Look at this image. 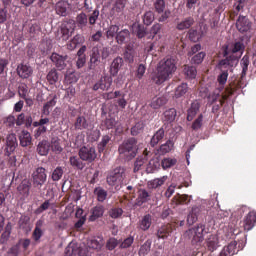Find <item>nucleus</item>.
<instances>
[{"label": "nucleus", "mask_w": 256, "mask_h": 256, "mask_svg": "<svg viewBox=\"0 0 256 256\" xmlns=\"http://www.w3.org/2000/svg\"><path fill=\"white\" fill-rule=\"evenodd\" d=\"M175 71H177V57L166 56L158 63L156 71L151 75V81L155 85H163L165 81H169L173 77Z\"/></svg>", "instance_id": "f257e3e1"}, {"label": "nucleus", "mask_w": 256, "mask_h": 256, "mask_svg": "<svg viewBox=\"0 0 256 256\" xmlns=\"http://www.w3.org/2000/svg\"><path fill=\"white\" fill-rule=\"evenodd\" d=\"M245 53V43L242 40L235 41L229 47L226 46L223 52L225 59L220 60L219 69H227L229 67H235L239 63V59Z\"/></svg>", "instance_id": "f03ea898"}, {"label": "nucleus", "mask_w": 256, "mask_h": 256, "mask_svg": "<svg viewBox=\"0 0 256 256\" xmlns=\"http://www.w3.org/2000/svg\"><path fill=\"white\" fill-rule=\"evenodd\" d=\"M111 55L109 47H105L102 44H97L90 51V60L88 62L89 71H95L102 61H105Z\"/></svg>", "instance_id": "7ed1b4c3"}, {"label": "nucleus", "mask_w": 256, "mask_h": 256, "mask_svg": "<svg viewBox=\"0 0 256 256\" xmlns=\"http://www.w3.org/2000/svg\"><path fill=\"white\" fill-rule=\"evenodd\" d=\"M19 146V143L17 142V136L15 133H10L6 136V143H5V149L4 153L6 157H9L8 164L10 167H17V156L12 155V153H15V149Z\"/></svg>", "instance_id": "20e7f679"}, {"label": "nucleus", "mask_w": 256, "mask_h": 256, "mask_svg": "<svg viewBox=\"0 0 256 256\" xmlns=\"http://www.w3.org/2000/svg\"><path fill=\"white\" fill-rule=\"evenodd\" d=\"M184 239L191 242V245H200L205 240V224L200 223L184 233Z\"/></svg>", "instance_id": "39448f33"}, {"label": "nucleus", "mask_w": 256, "mask_h": 256, "mask_svg": "<svg viewBox=\"0 0 256 256\" xmlns=\"http://www.w3.org/2000/svg\"><path fill=\"white\" fill-rule=\"evenodd\" d=\"M138 151L139 147L137 146V139L135 138H128L124 140L118 148V153L123 155V157H126L128 161L135 159Z\"/></svg>", "instance_id": "423d86ee"}, {"label": "nucleus", "mask_w": 256, "mask_h": 256, "mask_svg": "<svg viewBox=\"0 0 256 256\" xmlns=\"http://www.w3.org/2000/svg\"><path fill=\"white\" fill-rule=\"evenodd\" d=\"M126 177L125 168L118 166L108 172L106 183H108L110 187H121Z\"/></svg>", "instance_id": "0eeeda50"}, {"label": "nucleus", "mask_w": 256, "mask_h": 256, "mask_svg": "<svg viewBox=\"0 0 256 256\" xmlns=\"http://www.w3.org/2000/svg\"><path fill=\"white\" fill-rule=\"evenodd\" d=\"M153 6L155 13L160 15L157 19L159 23H165L171 17V11L165 10V0H156Z\"/></svg>", "instance_id": "6e6552de"}, {"label": "nucleus", "mask_w": 256, "mask_h": 256, "mask_svg": "<svg viewBox=\"0 0 256 256\" xmlns=\"http://www.w3.org/2000/svg\"><path fill=\"white\" fill-rule=\"evenodd\" d=\"M75 31V20L69 19L67 21H64L60 28V33L62 41H69V38L71 35H73V32Z\"/></svg>", "instance_id": "1a4fd4ad"}, {"label": "nucleus", "mask_w": 256, "mask_h": 256, "mask_svg": "<svg viewBox=\"0 0 256 256\" xmlns=\"http://www.w3.org/2000/svg\"><path fill=\"white\" fill-rule=\"evenodd\" d=\"M78 155L82 161L93 163L97 159V151L94 147L83 146L80 148Z\"/></svg>", "instance_id": "9d476101"}, {"label": "nucleus", "mask_w": 256, "mask_h": 256, "mask_svg": "<svg viewBox=\"0 0 256 256\" xmlns=\"http://www.w3.org/2000/svg\"><path fill=\"white\" fill-rule=\"evenodd\" d=\"M113 85V77L109 74L102 76L92 87L93 91H109Z\"/></svg>", "instance_id": "9b49d317"}, {"label": "nucleus", "mask_w": 256, "mask_h": 256, "mask_svg": "<svg viewBox=\"0 0 256 256\" xmlns=\"http://www.w3.org/2000/svg\"><path fill=\"white\" fill-rule=\"evenodd\" d=\"M32 181L34 187H43L47 181V173L45 172V168H36V170L32 173Z\"/></svg>", "instance_id": "f8f14e48"}, {"label": "nucleus", "mask_w": 256, "mask_h": 256, "mask_svg": "<svg viewBox=\"0 0 256 256\" xmlns=\"http://www.w3.org/2000/svg\"><path fill=\"white\" fill-rule=\"evenodd\" d=\"M105 245V239L103 236H91L87 239L86 247L87 249H92L93 251H101Z\"/></svg>", "instance_id": "ddd939ff"}, {"label": "nucleus", "mask_w": 256, "mask_h": 256, "mask_svg": "<svg viewBox=\"0 0 256 256\" xmlns=\"http://www.w3.org/2000/svg\"><path fill=\"white\" fill-rule=\"evenodd\" d=\"M67 59H69V56L67 55H60L58 53H52L50 56V60L55 65V67L58 69V71H63L67 67Z\"/></svg>", "instance_id": "4468645a"}, {"label": "nucleus", "mask_w": 256, "mask_h": 256, "mask_svg": "<svg viewBox=\"0 0 256 256\" xmlns=\"http://www.w3.org/2000/svg\"><path fill=\"white\" fill-rule=\"evenodd\" d=\"M175 231V224L167 223L158 227L155 235L157 239H167Z\"/></svg>", "instance_id": "2eb2a0df"}, {"label": "nucleus", "mask_w": 256, "mask_h": 256, "mask_svg": "<svg viewBox=\"0 0 256 256\" xmlns=\"http://www.w3.org/2000/svg\"><path fill=\"white\" fill-rule=\"evenodd\" d=\"M115 41L118 45H131V31L129 29L120 30L115 37Z\"/></svg>", "instance_id": "dca6fc26"}, {"label": "nucleus", "mask_w": 256, "mask_h": 256, "mask_svg": "<svg viewBox=\"0 0 256 256\" xmlns=\"http://www.w3.org/2000/svg\"><path fill=\"white\" fill-rule=\"evenodd\" d=\"M236 29L239 33H247L251 30V21L246 16L240 15L236 20Z\"/></svg>", "instance_id": "f3484780"}, {"label": "nucleus", "mask_w": 256, "mask_h": 256, "mask_svg": "<svg viewBox=\"0 0 256 256\" xmlns=\"http://www.w3.org/2000/svg\"><path fill=\"white\" fill-rule=\"evenodd\" d=\"M153 153L147 148L143 151V154L139 156L136 161L134 162V173H137V171H141V167H143L144 163H147L149 157H151Z\"/></svg>", "instance_id": "a211bd4d"}, {"label": "nucleus", "mask_w": 256, "mask_h": 256, "mask_svg": "<svg viewBox=\"0 0 256 256\" xmlns=\"http://www.w3.org/2000/svg\"><path fill=\"white\" fill-rule=\"evenodd\" d=\"M16 71L20 79H29L33 75V68L28 64H19Z\"/></svg>", "instance_id": "6ab92c4d"}, {"label": "nucleus", "mask_w": 256, "mask_h": 256, "mask_svg": "<svg viewBox=\"0 0 256 256\" xmlns=\"http://www.w3.org/2000/svg\"><path fill=\"white\" fill-rule=\"evenodd\" d=\"M245 7H247V0H236L230 13V19H235L239 13H243Z\"/></svg>", "instance_id": "aec40b11"}, {"label": "nucleus", "mask_w": 256, "mask_h": 256, "mask_svg": "<svg viewBox=\"0 0 256 256\" xmlns=\"http://www.w3.org/2000/svg\"><path fill=\"white\" fill-rule=\"evenodd\" d=\"M123 63H124L123 58L119 56L112 61L110 65V70H109L111 77H117V75L119 74V71H121V68L123 67Z\"/></svg>", "instance_id": "412c9836"}, {"label": "nucleus", "mask_w": 256, "mask_h": 256, "mask_svg": "<svg viewBox=\"0 0 256 256\" xmlns=\"http://www.w3.org/2000/svg\"><path fill=\"white\" fill-rule=\"evenodd\" d=\"M237 251V241H231L228 245L222 248L219 256H234L237 255Z\"/></svg>", "instance_id": "4be33fe9"}, {"label": "nucleus", "mask_w": 256, "mask_h": 256, "mask_svg": "<svg viewBox=\"0 0 256 256\" xmlns=\"http://www.w3.org/2000/svg\"><path fill=\"white\" fill-rule=\"evenodd\" d=\"M151 201V193L146 189H139L138 190V197L136 199L137 207H141V205L145 203H149Z\"/></svg>", "instance_id": "5701e85b"}, {"label": "nucleus", "mask_w": 256, "mask_h": 256, "mask_svg": "<svg viewBox=\"0 0 256 256\" xmlns=\"http://www.w3.org/2000/svg\"><path fill=\"white\" fill-rule=\"evenodd\" d=\"M256 225V211H251L244 219L243 227L245 231H251Z\"/></svg>", "instance_id": "b1692460"}, {"label": "nucleus", "mask_w": 256, "mask_h": 256, "mask_svg": "<svg viewBox=\"0 0 256 256\" xmlns=\"http://www.w3.org/2000/svg\"><path fill=\"white\" fill-rule=\"evenodd\" d=\"M90 213L89 221H97V219H101L105 214V206L101 204L96 205L91 209Z\"/></svg>", "instance_id": "393cba45"}, {"label": "nucleus", "mask_w": 256, "mask_h": 256, "mask_svg": "<svg viewBox=\"0 0 256 256\" xmlns=\"http://www.w3.org/2000/svg\"><path fill=\"white\" fill-rule=\"evenodd\" d=\"M151 225H153V216H151V214L144 215L138 222V228L141 231H149V229H151Z\"/></svg>", "instance_id": "a878e982"}, {"label": "nucleus", "mask_w": 256, "mask_h": 256, "mask_svg": "<svg viewBox=\"0 0 256 256\" xmlns=\"http://www.w3.org/2000/svg\"><path fill=\"white\" fill-rule=\"evenodd\" d=\"M200 213H201V208L198 206H193L187 216V224L190 226L195 225V223H197L199 219Z\"/></svg>", "instance_id": "bb28decb"}, {"label": "nucleus", "mask_w": 256, "mask_h": 256, "mask_svg": "<svg viewBox=\"0 0 256 256\" xmlns=\"http://www.w3.org/2000/svg\"><path fill=\"white\" fill-rule=\"evenodd\" d=\"M193 25H195V18L189 16L178 22L176 25V29L178 31H185V29H191Z\"/></svg>", "instance_id": "cd10ccee"}, {"label": "nucleus", "mask_w": 256, "mask_h": 256, "mask_svg": "<svg viewBox=\"0 0 256 256\" xmlns=\"http://www.w3.org/2000/svg\"><path fill=\"white\" fill-rule=\"evenodd\" d=\"M177 118V110L175 108H169L163 113V122L165 125H171Z\"/></svg>", "instance_id": "c85d7f7f"}, {"label": "nucleus", "mask_w": 256, "mask_h": 256, "mask_svg": "<svg viewBox=\"0 0 256 256\" xmlns=\"http://www.w3.org/2000/svg\"><path fill=\"white\" fill-rule=\"evenodd\" d=\"M201 109V104L198 101H194L191 103L190 108L187 111V121H193L196 115L199 113Z\"/></svg>", "instance_id": "c756f323"}, {"label": "nucleus", "mask_w": 256, "mask_h": 256, "mask_svg": "<svg viewBox=\"0 0 256 256\" xmlns=\"http://www.w3.org/2000/svg\"><path fill=\"white\" fill-rule=\"evenodd\" d=\"M75 27L77 26L78 29H85L88 25V16L86 13L81 12L77 14L76 19L74 20Z\"/></svg>", "instance_id": "7c9ffc66"}, {"label": "nucleus", "mask_w": 256, "mask_h": 256, "mask_svg": "<svg viewBox=\"0 0 256 256\" xmlns=\"http://www.w3.org/2000/svg\"><path fill=\"white\" fill-rule=\"evenodd\" d=\"M13 231V226L11 225V222H8L4 228L3 233L0 237V244L1 245H7V242L11 238V232Z\"/></svg>", "instance_id": "2f4dec72"}, {"label": "nucleus", "mask_w": 256, "mask_h": 256, "mask_svg": "<svg viewBox=\"0 0 256 256\" xmlns=\"http://www.w3.org/2000/svg\"><path fill=\"white\" fill-rule=\"evenodd\" d=\"M19 141L21 147H29V145H32L33 141L31 133H29L27 130H23L19 136Z\"/></svg>", "instance_id": "473e14b6"}, {"label": "nucleus", "mask_w": 256, "mask_h": 256, "mask_svg": "<svg viewBox=\"0 0 256 256\" xmlns=\"http://www.w3.org/2000/svg\"><path fill=\"white\" fill-rule=\"evenodd\" d=\"M69 163L71 167H73L74 169H78V171H83V169H85V163H83V160L80 156H71L69 158Z\"/></svg>", "instance_id": "72a5a7b5"}, {"label": "nucleus", "mask_w": 256, "mask_h": 256, "mask_svg": "<svg viewBox=\"0 0 256 256\" xmlns=\"http://www.w3.org/2000/svg\"><path fill=\"white\" fill-rule=\"evenodd\" d=\"M189 91V85L187 83H181L174 92V99H181V97H185L187 92Z\"/></svg>", "instance_id": "f704fd0d"}, {"label": "nucleus", "mask_w": 256, "mask_h": 256, "mask_svg": "<svg viewBox=\"0 0 256 256\" xmlns=\"http://www.w3.org/2000/svg\"><path fill=\"white\" fill-rule=\"evenodd\" d=\"M49 146L54 153H61L63 151V146H61V139L57 136L51 138Z\"/></svg>", "instance_id": "c9c22d12"}, {"label": "nucleus", "mask_w": 256, "mask_h": 256, "mask_svg": "<svg viewBox=\"0 0 256 256\" xmlns=\"http://www.w3.org/2000/svg\"><path fill=\"white\" fill-rule=\"evenodd\" d=\"M124 59L128 63H133V61H135V49H133V44L125 46Z\"/></svg>", "instance_id": "e433bc0d"}, {"label": "nucleus", "mask_w": 256, "mask_h": 256, "mask_svg": "<svg viewBox=\"0 0 256 256\" xmlns=\"http://www.w3.org/2000/svg\"><path fill=\"white\" fill-rule=\"evenodd\" d=\"M206 246L211 253L217 251V248L219 247V238L215 235H210L207 239Z\"/></svg>", "instance_id": "4c0bfd02"}, {"label": "nucleus", "mask_w": 256, "mask_h": 256, "mask_svg": "<svg viewBox=\"0 0 256 256\" xmlns=\"http://www.w3.org/2000/svg\"><path fill=\"white\" fill-rule=\"evenodd\" d=\"M55 105H57V95H54L51 100L44 104L42 115H45L46 117L49 116L51 114V109H53Z\"/></svg>", "instance_id": "58836bf2"}, {"label": "nucleus", "mask_w": 256, "mask_h": 256, "mask_svg": "<svg viewBox=\"0 0 256 256\" xmlns=\"http://www.w3.org/2000/svg\"><path fill=\"white\" fill-rule=\"evenodd\" d=\"M166 181H167V176H162L161 178H156L148 181L147 187L148 189H158V187H162V185H165Z\"/></svg>", "instance_id": "ea45409f"}, {"label": "nucleus", "mask_w": 256, "mask_h": 256, "mask_svg": "<svg viewBox=\"0 0 256 256\" xmlns=\"http://www.w3.org/2000/svg\"><path fill=\"white\" fill-rule=\"evenodd\" d=\"M87 127H89L87 118H85V116H78L74 123V129H76V131H83V129H87Z\"/></svg>", "instance_id": "a19ab883"}, {"label": "nucleus", "mask_w": 256, "mask_h": 256, "mask_svg": "<svg viewBox=\"0 0 256 256\" xmlns=\"http://www.w3.org/2000/svg\"><path fill=\"white\" fill-rule=\"evenodd\" d=\"M17 189L20 195H23V197H29V191L31 190V182H29V180H24L17 187Z\"/></svg>", "instance_id": "79ce46f5"}, {"label": "nucleus", "mask_w": 256, "mask_h": 256, "mask_svg": "<svg viewBox=\"0 0 256 256\" xmlns=\"http://www.w3.org/2000/svg\"><path fill=\"white\" fill-rule=\"evenodd\" d=\"M165 137V130L160 128L151 138L150 145L151 147H156L159 145V142Z\"/></svg>", "instance_id": "37998d69"}, {"label": "nucleus", "mask_w": 256, "mask_h": 256, "mask_svg": "<svg viewBox=\"0 0 256 256\" xmlns=\"http://www.w3.org/2000/svg\"><path fill=\"white\" fill-rule=\"evenodd\" d=\"M49 142L47 140H42L37 145V153L40 154L42 157L49 155Z\"/></svg>", "instance_id": "c03bdc74"}, {"label": "nucleus", "mask_w": 256, "mask_h": 256, "mask_svg": "<svg viewBox=\"0 0 256 256\" xmlns=\"http://www.w3.org/2000/svg\"><path fill=\"white\" fill-rule=\"evenodd\" d=\"M55 11L60 17H67V2L59 1L56 3Z\"/></svg>", "instance_id": "a18cd8bd"}, {"label": "nucleus", "mask_w": 256, "mask_h": 256, "mask_svg": "<svg viewBox=\"0 0 256 256\" xmlns=\"http://www.w3.org/2000/svg\"><path fill=\"white\" fill-rule=\"evenodd\" d=\"M183 72L187 79H195L197 77V68L195 66L184 65Z\"/></svg>", "instance_id": "49530a36"}, {"label": "nucleus", "mask_w": 256, "mask_h": 256, "mask_svg": "<svg viewBox=\"0 0 256 256\" xmlns=\"http://www.w3.org/2000/svg\"><path fill=\"white\" fill-rule=\"evenodd\" d=\"M173 147H175V143H173L172 140H167L166 143L160 146L159 153L161 155H167V153H171V151H173Z\"/></svg>", "instance_id": "de8ad7c7"}, {"label": "nucleus", "mask_w": 256, "mask_h": 256, "mask_svg": "<svg viewBox=\"0 0 256 256\" xmlns=\"http://www.w3.org/2000/svg\"><path fill=\"white\" fill-rule=\"evenodd\" d=\"M249 55H244L243 58L240 61V65L242 67V73L241 78L247 76V71H249V65H250Z\"/></svg>", "instance_id": "09e8293b"}, {"label": "nucleus", "mask_w": 256, "mask_h": 256, "mask_svg": "<svg viewBox=\"0 0 256 256\" xmlns=\"http://www.w3.org/2000/svg\"><path fill=\"white\" fill-rule=\"evenodd\" d=\"M42 226H43V220H38L36 222V227L32 234L34 241H39V239H41V237H43V230H41Z\"/></svg>", "instance_id": "8fccbe9b"}, {"label": "nucleus", "mask_w": 256, "mask_h": 256, "mask_svg": "<svg viewBox=\"0 0 256 256\" xmlns=\"http://www.w3.org/2000/svg\"><path fill=\"white\" fill-rule=\"evenodd\" d=\"M159 167H161L159 159H151L146 166V172L155 173V171H158Z\"/></svg>", "instance_id": "3c124183"}, {"label": "nucleus", "mask_w": 256, "mask_h": 256, "mask_svg": "<svg viewBox=\"0 0 256 256\" xmlns=\"http://www.w3.org/2000/svg\"><path fill=\"white\" fill-rule=\"evenodd\" d=\"M142 21L144 25L149 27L155 21V13L151 10L146 11L142 16Z\"/></svg>", "instance_id": "603ef678"}, {"label": "nucleus", "mask_w": 256, "mask_h": 256, "mask_svg": "<svg viewBox=\"0 0 256 256\" xmlns=\"http://www.w3.org/2000/svg\"><path fill=\"white\" fill-rule=\"evenodd\" d=\"M173 201H175L176 205H187V203L191 202V199H189L187 194H176Z\"/></svg>", "instance_id": "864d4df0"}, {"label": "nucleus", "mask_w": 256, "mask_h": 256, "mask_svg": "<svg viewBox=\"0 0 256 256\" xmlns=\"http://www.w3.org/2000/svg\"><path fill=\"white\" fill-rule=\"evenodd\" d=\"M81 41H83V38L81 37V35H75L73 39H71L67 43V49L69 51H74V49H77V45H79Z\"/></svg>", "instance_id": "5fc2aeb1"}, {"label": "nucleus", "mask_w": 256, "mask_h": 256, "mask_svg": "<svg viewBox=\"0 0 256 256\" xmlns=\"http://www.w3.org/2000/svg\"><path fill=\"white\" fill-rule=\"evenodd\" d=\"M94 195H96L99 203H103V201L107 199V190L103 189L102 187H96L94 189Z\"/></svg>", "instance_id": "6e6d98bb"}, {"label": "nucleus", "mask_w": 256, "mask_h": 256, "mask_svg": "<svg viewBox=\"0 0 256 256\" xmlns=\"http://www.w3.org/2000/svg\"><path fill=\"white\" fill-rule=\"evenodd\" d=\"M167 104V99L165 97H155L152 99L150 106L152 109H160L163 105Z\"/></svg>", "instance_id": "4d7b16f0"}, {"label": "nucleus", "mask_w": 256, "mask_h": 256, "mask_svg": "<svg viewBox=\"0 0 256 256\" xmlns=\"http://www.w3.org/2000/svg\"><path fill=\"white\" fill-rule=\"evenodd\" d=\"M231 68L232 67L220 69V70H222V73L218 76L217 81H218L219 85H221L222 87H224L225 83H227V79L229 77V72L228 71Z\"/></svg>", "instance_id": "13d9d810"}, {"label": "nucleus", "mask_w": 256, "mask_h": 256, "mask_svg": "<svg viewBox=\"0 0 256 256\" xmlns=\"http://www.w3.org/2000/svg\"><path fill=\"white\" fill-rule=\"evenodd\" d=\"M125 97H127V94H125L123 91H120V95L115 99L116 107H119L120 109H125V107H127V100Z\"/></svg>", "instance_id": "bf43d9fd"}, {"label": "nucleus", "mask_w": 256, "mask_h": 256, "mask_svg": "<svg viewBox=\"0 0 256 256\" xmlns=\"http://www.w3.org/2000/svg\"><path fill=\"white\" fill-rule=\"evenodd\" d=\"M46 79L50 85H55L59 81V74L56 69H52L48 72Z\"/></svg>", "instance_id": "052dcab7"}, {"label": "nucleus", "mask_w": 256, "mask_h": 256, "mask_svg": "<svg viewBox=\"0 0 256 256\" xmlns=\"http://www.w3.org/2000/svg\"><path fill=\"white\" fill-rule=\"evenodd\" d=\"M177 165V159L176 158H164L161 161L162 169H171V167H175Z\"/></svg>", "instance_id": "680f3d73"}, {"label": "nucleus", "mask_w": 256, "mask_h": 256, "mask_svg": "<svg viewBox=\"0 0 256 256\" xmlns=\"http://www.w3.org/2000/svg\"><path fill=\"white\" fill-rule=\"evenodd\" d=\"M66 256H81L79 247L75 244H69L66 248Z\"/></svg>", "instance_id": "e2e57ef3"}, {"label": "nucleus", "mask_w": 256, "mask_h": 256, "mask_svg": "<svg viewBox=\"0 0 256 256\" xmlns=\"http://www.w3.org/2000/svg\"><path fill=\"white\" fill-rule=\"evenodd\" d=\"M202 35L201 32L191 28L188 31V39H190V41H192V43H197L198 41H200Z\"/></svg>", "instance_id": "0e129e2a"}, {"label": "nucleus", "mask_w": 256, "mask_h": 256, "mask_svg": "<svg viewBox=\"0 0 256 256\" xmlns=\"http://www.w3.org/2000/svg\"><path fill=\"white\" fill-rule=\"evenodd\" d=\"M143 129H145V123L143 122H137L132 128H131V135L133 137H137V135L143 133Z\"/></svg>", "instance_id": "69168bd1"}, {"label": "nucleus", "mask_w": 256, "mask_h": 256, "mask_svg": "<svg viewBox=\"0 0 256 256\" xmlns=\"http://www.w3.org/2000/svg\"><path fill=\"white\" fill-rule=\"evenodd\" d=\"M117 33H119V26L110 25L106 31V38L113 39L114 37H117Z\"/></svg>", "instance_id": "338daca9"}, {"label": "nucleus", "mask_w": 256, "mask_h": 256, "mask_svg": "<svg viewBox=\"0 0 256 256\" xmlns=\"http://www.w3.org/2000/svg\"><path fill=\"white\" fill-rule=\"evenodd\" d=\"M149 251H151V240H146L145 243L140 247L138 255L139 256L149 255Z\"/></svg>", "instance_id": "774afa93"}]
</instances>
